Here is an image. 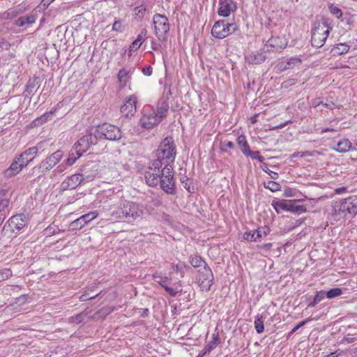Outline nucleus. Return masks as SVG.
<instances>
[{"label":"nucleus","instance_id":"obj_18","mask_svg":"<svg viewBox=\"0 0 357 357\" xmlns=\"http://www.w3.org/2000/svg\"><path fill=\"white\" fill-rule=\"evenodd\" d=\"M154 280L162 287L167 292L172 296H175L178 291L169 287L172 284V279L162 275L161 273H156L153 275Z\"/></svg>","mask_w":357,"mask_h":357},{"label":"nucleus","instance_id":"obj_39","mask_svg":"<svg viewBox=\"0 0 357 357\" xmlns=\"http://www.w3.org/2000/svg\"><path fill=\"white\" fill-rule=\"evenodd\" d=\"M77 153H78L74 149L70 151L68 157L66 160V163L68 167L73 165L76 162V160L82 156L77 155Z\"/></svg>","mask_w":357,"mask_h":357},{"label":"nucleus","instance_id":"obj_59","mask_svg":"<svg viewBox=\"0 0 357 357\" xmlns=\"http://www.w3.org/2000/svg\"><path fill=\"white\" fill-rule=\"evenodd\" d=\"M291 121H287L284 123H280L278 126H274L272 128V130H277L284 128L285 126H287L288 123H289Z\"/></svg>","mask_w":357,"mask_h":357},{"label":"nucleus","instance_id":"obj_63","mask_svg":"<svg viewBox=\"0 0 357 357\" xmlns=\"http://www.w3.org/2000/svg\"><path fill=\"white\" fill-rule=\"evenodd\" d=\"M354 337H344L343 342H346L347 343H351L354 342Z\"/></svg>","mask_w":357,"mask_h":357},{"label":"nucleus","instance_id":"obj_64","mask_svg":"<svg viewBox=\"0 0 357 357\" xmlns=\"http://www.w3.org/2000/svg\"><path fill=\"white\" fill-rule=\"evenodd\" d=\"M337 356H338V355L336 354V352H332V353H331L330 354L327 355L325 357H337Z\"/></svg>","mask_w":357,"mask_h":357},{"label":"nucleus","instance_id":"obj_6","mask_svg":"<svg viewBox=\"0 0 357 357\" xmlns=\"http://www.w3.org/2000/svg\"><path fill=\"white\" fill-rule=\"evenodd\" d=\"M95 135H97V139L100 138L111 141H118L122 137V132L117 126L104 123L97 128Z\"/></svg>","mask_w":357,"mask_h":357},{"label":"nucleus","instance_id":"obj_61","mask_svg":"<svg viewBox=\"0 0 357 357\" xmlns=\"http://www.w3.org/2000/svg\"><path fill=\"white\" fill-rule=\"evenodd\" d=\"M334 131H337V130L332 128H323L321 130V133L323 134L326 132H334Z\"/></svg>","mask_w":357,"mask_h":357},{"label":"nucleus","instance_id":"obj_53","mask_svg":"<svg viewBox=\"0 0 357 357\" xmlns=\"http://www.w3.org/2000/svg\"><path fill=\"white\" fill-rule=\"evenodd\" d=\"M259 152L256 151H250V149L244 154L245 156H250L252 160H255L257 157L259 155Z\"/></svg>","mask_w":357,"mask_h":357},{"label":"nucleus","instance_id":"obj_5","mask_svg":"<svg viewBox=\"0 0 357 357\" xmlns=\"http://www.w3.org/2000/svg\"><path fill=\"white\" fill-rule=\"evenodd\" d=\"M153 22L155 28V34L157 38L160 42H165L169 31L168 18L164 15L157 13L153 17Z\"/></svg>","mask_w":357,"mask_h":357},{"label":"nucleus","instance_id":"obj_49","mask_svg":"<svg viewBox=\"0 0 357 357\" xmlns=\"http://www.w3.org/2000/svg\"><path fill=\"white\" fill-rule=\"evenodd\" d=\"M146 36H147V31H146V29H143L141 30L140 33L138 34L135 40L142 45V43L146 39Z\"/></svg>","mask_w":357,"mask_h":357},{"label":"nucleus","instance_id":"obj_60","mask_svg":"<svg viewBox=\"0 0 357 357\" xmlns=\"http://www.w3.org/2000/svg\"><path fill=\"white\" fill-rule=\"evenodd\" d=\"M346 190H347V188L341 187V188H336L335 190V192L336 194L340 195V194H342L343 192H344Z\"/></svg>","mask_w":357,"mask_h":357},{"label":"nucleus","instance_id":"obj_2","mask_svg":"<svg viewBox=\"0 0 357 357\" xmlns=\"http://www.w3.org/2000/svg\"><path fill=\"white\" fill-rule=\"evenodd\" d=\"M169 105L163 101L156 108L150 105L145 106L142 111V116L139 121V126L149 130L157 126L167 116Z\"/></svg>","mask_w":357,"mask_h":357},{"label":"nucleus","instance_id":"obj_45","mask_svg":"<svg viewBox=\"0 0 357 357\" xmlns=\"http://www.w3.org/2000/svg\"><path fill=\"white\" fill-rule=\"evenodd\" d=\"M13 275L12 271L10 268H3L0 270V282L8 280Z\"/></svg>","mask_w":357,"mask_h":357},{"label":"nucleus","instance_id":"obj_57","mask_svg":"<svg viewBox=\"0 0 357 357\" xmlns=\"http://www.w3.org/2000/svg\"><path fill=\"white\" fill-rule=\"evenodd\" d=\"M306 155H310V154L308 152H297L294 153L291 155V158H296V157H301L303 158Z\"/></svg>","mask_w":357,"mask_h":357},{"label":"nucleus","instance_id":"obj_33","mask_svg":"<svg viewBox=\"0 0 357 357\" xmlns=\"http://www.w3.org/2000/svg\"><path fill=\"white\" fill-rule=\"evenodd\" d=\"M349 50V46L345 43H339L335 45L332 50L331 53L333 56L341 55L347 53Z\"/></svg>","mask_w":357,"mask_h":357},{"label":"nucleus","instance_id":"obj_46","mask_svg":"<svg viewBox=\"0 0 357 357\" xmlns=\"http://www.w3.org/2000/svg\"><path fill=\"white\" fill-rule=\"evenodd\" d=\"M328 9L332 15L340 19L342 16V11L333 4L328 6Z\"/></svg>","mask_w":357,"mask_h":357},{"label":"nucleus","instance_id":"obj_26","mask_svg":"<svg viewBox=\"0 0 357 357\" xmlns=\"http://www.w3.org/2000/svg\"><path fill=\"white\" fill-rule=\"evenodd\" d=\"M36 14H31L29 15L22 16L15 22V24L20 27L24 26L26 24H33L36 22Z\"/></svg>","mask_w":357,"mask_h":357},{"label":"nucleus","instance_id":"obj_1","mask_svg":"<svg viewBox=\"0 0 357 357\" xmlns=\"http://www.w3.org/2000/svg\"><path fill=\"white\" fill-rule=\"evenodd\" d=\"M176 155L173 139L166 137L160 142L155 151L156 159L151 162L144 172L145 181L149 186L156 187L160 185V188L167 194L176 193V182L172 167Z\"/></svg>","mask_w":357,"mask_h":357},{"label":"nucleus","instance_id":"obj_44","mask_svg":"<svg viewBox=\"0 0 357 357\" xmlns=\"http://www.w3.org/2000/svg\"><path fill=\"white\" fill-rule=\"evenodd\" d=\"M264 187L272 192H276L280 190V185L273 181H269L267 183H265Z\"/></svg>","mask_w":357,"mask_h":357},{"label":"nucleus","instance_id":"obj_38","mask_svg":"<svg viewBox=\"0 0 357 357\" xmlns=\"http://www.w3.org/2000/svg\"><path fill=\"white\" fill-rule=\"evenodd\" d=\"M219 341V336L218 334H213V340L209 342L206 347H204L205 353H208L213 349H214L218 343Z\"/></svg>","mask_w":357,"mask_h":357},{"label":"nucleus","instance_id":"obj_56","mask_svg":"<svg viewBox=\"0 0 357 357\" xmlns=\"http://www.w3.org/2000/svg\"><path fill=\"white\" fill-rule=\"evenodd\" d=\"M151 48L155 50H159L161 48V45L160 43L156 42L155 40L151 41Z\"/></svg>","mask_w":357,"mask_h":357},{"label":"nucleus","instance_id":"obj_34","mask_svg":"<svg viewBox=\"0 0 357 357\" xmlns=\"http://www.w3.org/2000/svg\"><path fill=\"white\" fill-rule=\"evenodd\" d=\"M266 58L263 52L257 51L250 56L249 59L252 64H260L266 60Z\"/></svg>","mask_w":357,"mask_h":357},{"label":"nucleus","instance_id":"obj_41","mask_svg":"<svg viewBox=\"0 0 357 357\" xmlns=\"http://www.w3.org/2000/svg\"><path fill=\"white\" fill-rule=\"evenodd\" d=\"M255 328L257 333H261L264 331V325L262 317L259 314L255 317Z\"/></svg>","mask_w":357,"mask_h":357},{"label":"nucleus","instance_id":"obj_30","mask_svg":"<svg viewBox=\"0 0 357 357\" xmlns=\"http://www.w3.org/2000/svg\"><path fill=\"white\" fill-rule=\"evenodd\" d=\"M56 110H57V108L54 107L52 109H51L50 111L45 112V114L41 115L40 117H38L37 119H36L34 120V121H33L34 124L36 126H39V125H42L43 123L47 122L52 117V116L54 114H55Z\"/></svg>","mask_w":357,"mask_h":357},{"label":"nucleus","instance_id":"obj_24","mask_svg":"<svg viewBox=\"0 0 357 357\" xmlns=\"http://www.w3.org/2000/svg\"><path fill=\"white\" fill-rule=\"evenodd\" d=\"M134 68H123L121 69L117 75L119 82L121 86H125L130 79V75L133 73Z\"/></svg>","mask_w":357,"mask_h":357},{"label":"nucleus","instance_id":"obj_20","mask_svg":"<svg viewBox=\"0 0 357 357\" xmlns=\"http://www.w3.org/2000/svg\"><path fill=\"white\" fill-rule=\"evenodd\" d=\"M38 151V149L36 146H32L22 153L17 157V160L21 162V165L26 166L37 155Z\"/></svg>","mask_w":357,"mask_h":357},{"label":"nucleus","instance_id":"obj_4","mask_svg":"<svg viewBox=\"0 0 357 357\" xmlns=\"http://www.w3.org/2000/svg\"><path fill=\"white\" fill-rule=\"evenodd\" d=\"M331 28L328 26L327 20L315 22L312 30L311 43L316 47H322L327 39Z\"/></svg>","mask_w":357,"mask_h":357},{"label":"nucleus","instance_id":"obj_13","mask_svg":"<svg viewBox=\"0 0 357 357\" xmlns=\"http://www.w3.org/2000/svg\"><path fill=\"white\" fill-rule=\"evenodd\" d=\"M98 215V213L96 211H91L73 221L70 224V227L73 230L81 229L84 225H87L91 221L97 218Z\"/></svg>","mask_w":357,"mask_h":357},{"label":"nucleus","instance_id":"obj_23","mask_svg":"<svg viewBox=\"0 0 357 357\" xmlns=\"http://www.w3.org/2000/svg\"><path fill=\"white\" fill-rule=\"evenodd\" d=\"M21 162L17 160V158L13 160L10 167L5 171L4 174L6 178H11L12 176L20 173L23 167Z\"/></svg>","mask_w":357,"mask_h":357},{"label":"nucleus","instance_id":"obj_17","mask_svg":"<svg viewBox=\"0 0 357 357\" xmlns=\"http://www.w3.org/2000/svg\"><path fill=\"white\" fill-rule=\"evenodd\" d=\"M82 183H84L83 177L77 173L67 177L61 183L63 190H74Z\"/></svg>","mask_w":357,"mask_h":357},{"label":"nucleus","instance_id":"obj_42","mask_svg":"<svg viewBox=\"0 0 357 357\" xmlns=\"http://www.w3.org/2000/svg\"><path fill=\"white\" fill-rule=\"evenodd\" d=\"M112 31L122 33L125 29V25L123 24V20L119 19L114 21L112 24Z\"/></svg>","mask_w":357,"mask_h":357},{"label":"nucleus","instance_id":"obj_35","mask_svg":"<svg viewBox=\"0 0 357 357\" xmlns=\"http://www.w3.org/2000/svg\"><path fill=\"white\" fill-rule=\"evenodd\" d=\"M325 296L324 291H317L316 294L313 296L312 301H310L307 305V307H314L319 302H321Z\"/></svg>","mask_w":357,"mask_h":357},{"label":"nucleus","instance_id":"obj_29","mask_svg":"<svg viewBox=\"0 0 357 357\" xmlns=\"http://www.w3.org/2000/svg\"><path fill=\"white\" fill-rule=\"evenodd\" d=\"M289 203V199H280V200H275L272 202V206L275 210L277 213H280L282 211H287L288 204Z\"/></svg>","mask_w":357,"mask_h":357},{"label":"nucleus","instance_id":"obj_11","mask_svg":"<svg viewBox=\"0 0 357 357\" xmlns=\"http://www.w3.org/2000/svg\"><path fill=\"white\" fill-rule=\"evenodd\" d=\"M287 40L284 36L271 37L265 43L264 51L270 52H281L287 45Z\"/></svg>","mask_w":357,"mask_h":357},{"label":"nucleus","instance_id":"obj_21","mask_svg":"<svg viewBox=\"0 0 357 357\" xmlns=\"http://www.w3.org/2000/svg\"><path fill=\"white\" fill-rule=\"evenodd\" d=\"M302 60L298 56H293L288 58L285 60L280 61L278 65L277 68L280 71H284L287 69H291L296 66H298L301 63Z\"/></svg>","mask_w":357,"mask_h":357},{"label":"nucleus","instance_id":"obj_12","mask_svg":"<svg viewBox=\"0 0 357 357\" xmlns=\"http://www.w3.org/2000/svg\"><path fill=\"white\" fill-rule=\"evenodd\" d=\"M98 163L95 161H89L79 169V174L83 177L84 182H89L94 179L98 174Z\"/></svg>","mask_w":357,"mask_h":357},{"label":"nucleus","instance_id":"obj_36","mask_svg":"<svg viewBox=\"0 0 357 357\" xmlns=\"http://www.w3.org/2000/svg\"><path fill=\"white\" fill-rule=\"evenodd\" d=\"M3 195V190L0 189V216L5 217L6 210L9 206L10 201L7 198L2 197Z\"/></svg>","mask_w":357,"mask_h":357},{"label":"nucleus","instance_id":"obj_32","mask_svg":"<svg viewBox=\"0 0 357 357\" xmlns=\"http://www.w3.org/2000/svg\"><path fill=\"white\" fill-rule=\"evenodd\" d=\"M351 142L347 139H344L340 141L337 144V146L334 149L340 153H345V152H347L348 151H349L351 149Z\"/></svg>","mask_w":357,"mask_h":357},{"label":"nucleus","instance_id":"obj_40","mask_svg":"<svg viewBox=\"0 0 357 357\" xmlns=\"http://www.w3.org/2000/svg\"><path fill=\"white\" fill-rule=\"evenodd\" d=\"M343 291L341 288H333L327 291H324L325 296L327 298L331 299L340 296Z\"/></svg>","mask_w":357,"mask_h":357},{"label":"nucleus","instance_id":"obj_43","mask_svg":"<svg viewBox=\"0 0 357 357\" xmlns=\"http://www.w3.org/2000/svg\"><path fill=\"white\" fill-rule=\"evenodd\" d=\"M85 314L84 313H79L76 315L72 316L69 317L68 322L70 324H79L84 321V319L85 318Z\"/></svg>","mask_w":357,"mask_h":357},{"label":"nucleus","instance_id":"obj_9","mask_svg":"<svg viewBox=\"0 0 357 357\" xmlns=\"http://www.w3.org/2000/svg\"><path fill=\"white\" fill-rule=\"evenodd\" d=\"M214 280L213 273L209 266L199 270L198 284L202 291H209Z\"/></svg>","mask_w":357,"mask_h":357},{"label":"nucleus","instance_id":"obj_22","mask_svg":"<svg viewBox=\"0 0 357 357\" xmlns=\"http://www.w3.org/2000/svg\"><path fill=\"white\" fill-rule=\"evenodd\" d=\"M301 201L303 199H289L287 211L294 214H302L307 212V208L304 205L296 204Z\"/></svg>","mask_w":357,"mask_h":357},{"label":"nucleus","instance_id":"obj_37","mask_svg":"<svg viewBox=\"0 0 357 357\" xmlns=\"http://www.w3.org/2000/svg\"><path fill=\"white\" fill-rule=\"evenodd\" d=\"M236 141L242 153L245 154L250 149V146L246 139V137L244 135H239Z\"/></svg>","mask_w":357,"mask_h":357},{"label":"nucleus","instance_id":"obj_62","mask_svg":"<svg viewBox=\"0 0 357 357\" xmlns=\"http://www.w3.org/2000/svg\"><path fill=\"white\" fill-rule=\"evenodd\" d=\"M149 310L147 308H144V309H143V312H142L141 316L142 317H146L149 315Z\"/></svg>","mask_w":357,"mask_h":357},{"label":"nucleus","instance_id":"obj_16","mask_svg":"<svg viewBox=\"0 0 357 357\" xmlns=\"http://www.w3.org/2000/svg\"><path fill=\"white\" fill-rule=\"evenodd\" d=\"M137 97L135 95H132L127 98L121 107V112L125 116H132L137 112Z\"/></svg>","mask_w":357,"mask_h":357},{"label":"nucleus","instance_id":"obj_50","mask_svg":"<svg viewBox=\"0 0 357 357\" xmlns=\"http://www.w3.org/2000/svg\"><path fill=\"white\" fill-rule=\"evenodd\" d=\"M10 47V44L4 38H0V52L3 50H8Z\"/></svg>","mask_w":357,"mask_h":357},{"label":"nucleus","instance_id":"obj_31","mask_svg":"<svg viewBox=\"0 0 357 357\" xmlns=\"http://www.w3.org/2000/svg\"><path fill=\"white\" fill-rule=\"evenodd\" d=\"M190 263L195 268L208 266L202 257L197 255H191L190 257Z\"/></svg>","mask_w":357,"mask_h":357},{"label":"nucleus","instance_id":"obj_19","mask_svg":"<svg viewBox=\"0 0 357 357\" xmlns=\"http://www.w3.org/2000/svg\"><path fill=\"white\" fill-rule=\"evenodd\" d=\"M236 10V4L233 0H219L218 13L222 17H228Z\"/></svg>","mask_w":357,"mask_h":357},{"label":"nucleus","instance_id":"obj_51","mask_svg":"<svg viewBox=\"0 0 357 357\" xmlns=\"http://www.w3.org/2000/svg\"><path fill=\"white\" fill-rule=\"evenodd\" d=\"M67 167L68 166L66 165V163H61L54 169V172L55 174L62 173L67 169Z\"/></svg>","mask_w":357,"mask_h":357},{"label":"nucleus","instance_id":"obj_47","mask_svg":"<svg viewBox=\"0 0 357 357\" xmlns=\"http://www.w3.org/2000/svg\"><path fill=\"white\" fill-rule=\"evenodd\" d=\"M312 320L311 318H307L305 320L302 321L299 324H298L296 326H294L291 331L289 333L288 336H290L293 335L294 333L297 331L301 327L305 326L306 324H307L309 321Z\"/></svg>","mask_w":357,"mask_h":357},{"label":"nucleus","instance_id":"obj_15","mask_svg":"<svg viewBox=\"0 0 357 357\" xmlns=\"http://www.w3.org/2000/svg\"><path fill=\"white\" fill-rule=\"evenodd\" d=\"M349 213V210L344 199L339 202H335L332 206V217L335 220L344 219L347 214Z\"/></svg>","mask_w":357,"mask_h":357},{"label":"nucleus","instance_id":"obj_27","mask_svg":"<svg viewBox=\"0 0 357 357\" xmlns=\"http://www.w3.org/2000/svg\"><path fill=\"white\" fill-rule=\"evenodd\" d=\"M22 13L21 9L10 8L1 13H0V21L9 20L16 17L18 15Z\"/></svg>","mask_w":357,"mask_h":357},{"label":"nucleus","instance_id":"obj_3","mask_svg":"<svg viewBox=\"0 0 357 357\" xmlns=\"http://www.w3.org/2000/svg\"><path fill=\"white\" fill-rule=\"evenodd\" d=\"M144 213L141 205L134 202L125 201L119 207L112 211V216L114 220L132 223L142 220Z\"/></svg>","mask_w":357,"mask_h":357},{"label":"nucleus","instance_id":"obj_58","mask_svg":"<svg viewBox=\"0 0 357 357\" xmlns=\"http://www.w3.org/2000/svg\"><path fill=\"white\" fill-rule=\"evenodd\" d=\"M321 104H323V102L319 98L313 100L312 102V105L314 107H317L318 106L321 105Z\"/></svg>","mask_w":357,"mask_h":357},{"label":"nucleus","instance_id":"obj_28","mask_svg":"<svg viewBox=\"0 0 357 357\" xmlns=\"http://www.w3.org/2000/svg\"><path fill=\"white\" fill-rule=\"evenodd\" d=\"M347 204L349 213L351 215L357 214V196H351L347 199H344Z\"/></svg>","mask_w":357,"mask_h":357},{"label":"nucleus","instance_id":"obj_8","mask_svg":"<svg viewBox=\"0 0 357 357\" xmlns=\"http://www.w3.org/2000/svg\"><path fill=\"white\" fill-rule=\"evenodd\" d=\"M238 27L236 24H225L224 20H220L213 24L211 29V35L217 38L222 39L234 33Z\"/></svg>","mask_w":357,"mask_h":357},{"label":"nucleus","instance_id":"obj_52","mask_svg":"<svg viewBox=\"0 0 357 357\" xmlns=\"http://www.w3.org/2000/svg\"><path fill=\"white\" fill-rule=\"evenodd\" d=\"M226 148L233 149L234 148V144L231 141H225L222 143V151H226Z\"/></svg>","mask_w":357,"mask_h":357},{"label":"nucleus","instance_id":"obj_14","mask_svg":"<svg viewBox=\"0 0 357 357\" xmlns=\"http://www.w3.org/2000/svg\"><path fill=\"white\" fill-rule=\"evenodd\" d=\"M270 231L271 229L268 227H260L256 230L245 231L243 234V238L249 241L257 242L259 241L263 237L266 236Z\"/></svg>","mask_w":357,"mask_h":357},{"label":"nucleus","instance_id":"obj_25","mask_svg":"<svg viewBox=\"0 0 357 357\" xmlns=\"http://www.w3.org/2000/svg\"><path fill=\"white\" fill-rule=\"evenodd\" d=\"M9 222L13 229L20 230L26 225L23 215H13L10 218Z\"/></svg>","mask_w":357,"mask_h":357},{"label":"nucleus","instance_id":"obj_55","mask_svg":"<svg viewBox=\"0 0 357 357\" xmlns=\"http://www.w3.org/2000/svg\"><path fill=\"white\" fill-rule=\"evenodd\" d=\"M141 44L137 42L135 40L132 42L131 45L130 46V51H135L139 48Z\"/></svg>","mask_w":357,"mask_h":357},{"label":"nucleus","instance_id":"obj_48","mask_svg":"<svg viewBox=\"0 0 357 357\" xmlns=\"http://www.w3.org/2000/svg\"><path fill=\"white\" fill-rule=\"evenodd\" d=\"M261 169L264 172L268 174L271 176V178L273 179H277L279 176V175L277 172L270 170L266 164H264L261 166Z\"/></svg>","mask_w":357,"mask_h":357},{"label":"nucleus","instance_id":"obj_7","mask_svg":"<svg viewBox=\"0 0 357 357\" xmlns=\"http://www.w3.org/2000/svg\"><path fill=\"white\" fill-rule=\"evenodd\" d=\"M63 156V151L57 150L52 154L45 158L41 162L34 167V171H38L40 174H45L56 165Z\"/></svg>","mask_w":357,"mask_h":357},{"label":"nucleus","instance_id":"obj_54","mask_svg":"<svg viewBox=\"0 0 357 357\" xmlns=\"http://www.w3.org/2000/svg\"><path fill=\"white\" fill-rule=\"evenodd\" d=\"M143 74L146 76H150L153 73V68L151 66H146L142 70Z\"/></svg>","mask_w":357,"mask_h":357},{"label":"nucleus","instance_id":"obj_10","mask_svg":"<svg viewBox=\"0 0 357 357\" xmlns=\"http://www.w3.org/2000/svg\"><path fill=\"white\" fill-rule=\"evenodd\" d=\"M97 143V135L95 133L89 134L82 137L74 145L73 148L78 153L77 155H82L91 145H95Z\"/></svg>","mask_w":357,"mask_h":357}]
</instances>
